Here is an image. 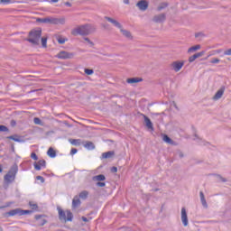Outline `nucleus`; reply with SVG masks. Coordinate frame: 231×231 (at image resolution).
I'll return each mask as SVG.
<instances>
[{
  "label": "nucleus",
  "instance_id": "obj_21",
  "mask_svg": "<svg viewBox=\"0 0 231 231\" xmlns=\"http://www.w3.org/2000/svg\"><path fill=\"white\" fill-rule=\"evenodd\" d=\"M115 156V152L114 151H109L106 152H103L101 158L104 160H107L109 158H113Z\"/></svg>",
  "mask_w": 231,
  "mask_h": 231
},
{
  "label": "nucleus",
  "instance_id": "obj_62",
  "mask_svg": "<svg viewBox=\"0 0 231 231\" xmlns=\"http://www.w3.org/2000/svg\"><path fill=\"white\" fill-rule=\"evenodd\" d=\"M174 107H176V109H178V106H176V103H174Z\"/></svg>",
  "mask_w": 231,
  "mask_h": 231
},
{
  "label": "nucleus",
  "instance_id": "obj_23",
  "mask_svg": "<svg viewBox=\"0 0 231 231\" xmlns=\"http://www.w3.org/2000/svg\"><path fill=\"white\" fill-rule=\"evenodd\" d=\"M94 181H106V175L99 174L93 177Z\"/></svg>",
  "mask_w": 231,
  "mask_h": 231
},
{
  "label": "nucleus",
  "instance_id": "obj_14",
  "mask_svg": "<svg viewBox=\"0 0 231 231\" xmlns=\"http://www.w3.org/2000/svg\"><path fill=\"white\" fill-rule=\"evenodd\" d=\"M142 116H143V118H144V123H145L146 127L148 129H150L151 131H154V126L152 125V122L151 121V119L143 114H142Z\"/></svg>",
  "mask_w": 231,
  "mask_h": 231
},
{
  "label": "nucleus",
  "instance_id": "obj_54",
  "mask_svg": "<svg viewBox=\"0 0 231 231\" xmlns=\"http://www.w3.org/2000/svg\"><path fill=\"white\" fill-rule=\"evenodd\" d=\"M183 152H179V158H183Z\"/></svg>",
  "mask_w": 231,
  "mask_h": 231
},
{
  "label": "nucleus",
  "instance_id": "obj_52",
  "mask_svg": "<svg viewBox=\"0 0 231 231\" xmlns=\"http://www.w3.org/2000/svg\"><path fill=\"white\" fill-rule=\"evenodd\" d=\"M65 6H69V8H71V3H69V2H65Z\"/></svg>",
  "mask_w": 231,
  "mask_h": 231
},
{
  "label": "nucleus",
  "instance_id": "obj_56",
  "mask_svg": "<svg viewBox=\"0 0 231 231\" xmlns=\"http://www.w3.org/2000/svg\"><path fill=\"white\" fill-rule=\"evenodd\" d=\"M51 3H59V0H51Z\"/></svg>",
  "mask_w": 231,
  "mask_h": 231
},
{
  "label": "nucleus",
  "instance_id": "obj_32",
  "mask_svg": "<svg viewBox=\"0 0 231 231\" xmlns=\"http://www.w3.org/2000/svg\"><path fill=\"white\" fill-rule=\"evenodd\" d=\"M57 41H58L59 44H64L66 42V41H68V39L59 36L57 38Z\"/></svg>",
  "mask_w": 231,
  "mask_h": 231
},
{
  "label": "nucleus",
  "instance_id": "obj_2",
  "mask_svg": "<svg viewBox=\"0 0 231 231\" xmlns=\"http://www.w3.org/2000/svg\"><path fill=\"white\" fill-rule=\"evenodd\" d=\"M42 36V30L33 29L29 32V38H27L26 41L31 44H33V46H39Z\"/></svg>",
  "mask_w": 231,
  "mask_h": 231
},
{
  "label": "nucleus",
  "instance_id": "obj_45",
  "mask_svg": "<svg viewBox=\"0 0 231 231\" xmlns=\"http://www.w3.org/2000/svg\"><path fill=\"white\" fill-rule=\"evenodd\" d=\"M77 152H79V150H77V148H72L70 150V154L73 156V154H77Z\"/></svg>",
  "mask_w": 231,
  "mask_h": 231
},
{
  "label": "nucleus",
  "instance_id": "obj_50",
  "mask_svg": "<svg viewBox=\"0 0 231 231\" xmlns=\"http://www.w3.org/2000/svg\"><path fill=\"white\" fill-rule=\"evenodd\" d=\"M81 219L84 221V223H88V221H89V219H88L86 217H82Z\"/></svg>",
  "mask_w": 231,
  "mask_h": 231
},
{
  "label": "nucleus",
  "instance_id": "obj_10",
  "mask_svg": "<svg viewBox=\"0 0 231 231\" xmlns=\"http://www.w3.org/2000/svg\"><path fill=\"white\" fill-rule=\"evenodd\" d=\"M166 19H167V14H160L153 16L152 22L157 23H165Z\"/></svg>",
  "mask_w": 231,
  "mask_h": 231
},
{
  "label": "nucleus",
  "instance_id": "obj_53",
  "mask_svg": "<svg viewBox=\"0 0 231 231\" xmlns=\"http://www.w3.org/2000/svg\"><path fill=\"white\" fill-rule=\"evenodd\" d=\"M11 149L13 152H15V146L14 144L11 145Z\"/></svg>",
  "mask_w": 231,
  "mask_h": 231
},
{
  "label": "nucleus",
  "instance_id": "obj_22",
  "mask_svg": "<svg viewBox=\"0 0 231 231\" xmlns=\"http://www.w3.org/2000/svg\"><path fill=\"white\" fill-rule=\"evenodd\" d=\"M121 33L126 37V39H133V35H131V32L125 30L124 28L121 27L120 29Z\"/></svg>",
  "mask_w": 231,
  "mask_h": 231
},
{
  "label": "nucleus",
  "instance_id": "obj_31",
  "mask_svg": "<svg viewBox=\"0 0 231 231\" xmlns=\"http://www.w3.org/2000/svg\"><path fill=\"white\" fill-rule=\"evenodd\" d=\"M47 43H48V38L42 37V48H48Z\"/></svg>",
  "mask_w": 231,
  "mask_h": 231
},
{
  "label": "nucleus",
  "instance_id": "obj_30",
  "mask_svg": "<svg viewBox=\"0 0 231 231\" xmlns=\"http://www.w3.org/2000/svg\"><path fill=\"white\" fill-rule=\"evenodd\" d=\"M198 50H201V45H195V46L190 47L188 50V53H192V51H198Z\"/></svg>",
  "mask_w": 231,
  "mask_h": 231
},
{
  "label": "nucleus",
  "instance_id": "obj_4",
  "mask_svg": "<svg viewBox=\"0 0 231 231\" xmlns=\"http://www.w3.org/2000/svg\"><path fill=\"white\" fill-rule=\"evenodd\" d=\"M36 23H42L43 24H64L66 19L54 17L37 18Z\"/></svg>",
  "mask_w": 231,
  "mask_h": 231
},
{
  "label": "nucleus",
  "instance_id": "obj_58",
  "mask_svg": "<svg viewBox=\"0 0 231 231\" xmlns=\"http://www.w3.org/2000/svg\"><path fill=\"white\" fill-rule=\"evenodd\" d=\"M3 208H6V206H1L0 207V210L3 209Z\"/></svg>",
  "mask_w": 231,
  "mask_h": 231
},
{
  "label": "nucleus",
  "instance_id": "obj_8",
  "mask_svg": "<svg viewBox=\"0 0 231 231\" xmlns=\"http://www.w3.org/2000/svg\"><path fill=\"white\" fill-rule=\"evenodd\" d=\"M180 219L183 226H189V216L187 215V209L185 208H181Z\"/></svg>",
  "mask_w": 231,
  "mask_h": 231
},
{
  "label": "nucleus",
  "instance_id": "obj_37",
  "mask_svg": "<svg viewBox=\"0 0 231 231\" xmlns=\"http://www.w3.org/2000/svg\"><path fill=\"white\" fill-rule=\"evenodd\" d=\"M200 201H201L202 207H204V208H208V204H207L206 199H201Z\"/></svg>",
  "mask_w": 231,
  "mask_h": 231
},
{
  "label": "nucleus",
  "instance_id": "obj_59",
  "mask_svg": "<svg viewBox=\"0 0 231 231\" xmlns=\"http://www.w3.org/2000/svg\"><path fill=\"white\" fill-rule=\"evenodd\" d=\"M35 91H39V89L32 90V91H30V93H35Z\"/></svg>",
  "mask_w": 231,
  "mask_h": 231
},
{
  "label": "nucleus",
  "instance_id": "obj_43",
  "mask_svg": "<svg viewBox=\"0 0 231 231\" xmlns=\"http://www.w3.org/2000/svg\"><path fill=\"white\" fill-rule=\"evenodd\" d=\"M36 180H40L41 183H44V177L41 175L36 176Z\"/></svg>",
  "mask_w": 231,
  "mask_h": 231
},
{
  "label": "nucleus",
  "instance_id": "obj_17",
  "mask_svg": "<svg viewBox=\"0 0 231 231\" xmlns=\"http://www.w3.org/2000/svg\"><path fill=\"white\" fill-rule=\"evenodd\" d=\"M81 143L88 151H93L95 149V143L91 141L82 142Z\"/></svg>",
  "mask_w": 231,
  "mask_h": 231
},
{
  "label": "nucleus",
  "instance_id": "obj_55",
  "mask_svg": "<svg viewBox=\"0 0 231 231\" xmlns=\"http://www.w3.org/2000/svg\"><path fill=\"white\" fill-rule=\"evenodd\" d=\"M125 5H129V0H123Z\"/></svg>",
  "mask_w": 231,
  "mask_h": 231
},
{
  "label": "nucleus",
  "instance_id": "obj_6",
  "mask_svg": "<svg viewBox=\"0 0 231 231\" xmlns=\"http://www.w3.org/2000/svg\"><path fill=\"white\" fill-rule=\"evenodd\" d=\"M32 210L28 209H21L19 208L12 209L6 213H5V217H12L14 216H26V214H32Z\"/></svg>",
  "mask_w": 231,
  "mask_h": 231
},
{
  "label": "nucleus",
  "instance_id": "obj_5",
  "mask_svg": "<svg viewBox=\"0 0 231 231\" xmlns=\"http://www.w3.org/2000/svg\"><path fill=\"white\" fill-rule=\"evenodd\" d=\"M19 171V167L17 164L13 165L7 174L5 175L4 180L6 183H13L15 181V176L17 175V171Z\"/></svg>",
  "mask_w": 231,
  "mask_h": 231
},
{
  "label": "nucleus",
  "instance_id": "obj_39",
  "mask_svg": "<svg viewBox=\"0 0 231 231\" xmlns=\"http://www.w3.org/2000/svg\"><path fill=\"white\" fill-rule=\"evenodd\" d=\"M211 64H219V62H221L220 59L215 58L211 60Z\"/></svg>",
  "mask_w": 231,
  "mask_h": 231
},
{
  "label": "nucleus",
  "instance_id": "obj_60",
  "mask_svg": "<svg viewBox=\"0 0 231 231\" xmlns=\"http://www.w3.org/2000/svg\"><path fill=\"white\" fill-rule=\"evenodd\" d=\"M0 172H3V166L0 164Z\"/></svg>",
  "mask_w": 231,
  "mask_h": 231
},
{
  "label": "nucleus",
  "instance_id": "obj_1",
  "mask_svg": "<svg viewBox=\"0 0 231 231\" xmlns=\"http://www.w3.org/2000/svg\"><path fill=\"white\" fill-rule=\"evenodd\" d=\"M97 31V28L91 24H84L72 30L71 33L75 37L77 35H89Z\"/></svg>",
  "mask_w": 231,
  "mask_h": 231
},
{
  "label": "nucleus",
  "instance_id": "obj_29",
  "mask_svg": "<svg viewBox=\"0 0 231 231\" xmlns=\"http://www.w3.org/2000/svg\"><path fill=\"white\" fill-rule=\"evenodd\" d=\"M69 142L71 143V145H81L80 139H69Z\"/></svg>",
  "mask_w": 231,
  "mask_h": 231
},
{
  "label": "nucleus",
  "instance_id": "obj_63",
  "mask_svg": "<svg viewBox=\"0 0 231 231\" xmlns=\"http://www.w3.org/2000/svg\"><path fill=\"white\" fill-rule=\"evenodd\" d=\"M0 231H3V227L0 226Z\"/></svg>",
  "mask_w": 231,
  "mask_h": 231
},
{
  "label": "nucleus",
  "instance_id": "obj_38",
  "mask_svg": "<svg viewBox=\"0 0 231 231\" xmlns=\"http://www.w3.org/2000/svg\"><path fill=\"white\" fill-rule=\"evenodd\" d=\"M12 0H0V5H11Z\"/></svg>",
  "mask_w": 231,
  "mask_h": 231
},
{
  "label": "nucleus",
  "instance_id": "obj_35",
  "mask_svg": "<svg viewBox=\"0 0 231 231\" xmlns=\"http://www.w3.org/2000/svg\"><path fill=\"white\" fill-rule=\"evenodd\" d=\"M29 206L31 207L32 210H37V208H39V206L33 202H29Z\"/></svg>",
  "mask_w": 231,
  "mask_h": 231
},
{
  "label": "nucleus",
  "instance_id": "obj_49",
  "mask_svg": "<svg viewBox=\"0 0 231 231\" xmlns=\"http://www.w3.org/2000/svg\"><path fill=\"white\" fill-rule=\"evenodd\" d=\"M199 196H200V199H205V194L203 193V191L199 192Z\"/></svg>",
  "mask_w": 231,
  "mask_h": 231
},
{
  "label": "nucleus",
  "instance_id": "obj_19",
  "mask_svg": "<svg viewBox=\"0 0 231 231\" xmlns=\"http://www.w3.org/2000/svg\"><path fill=\"white\" fill-rule=\"evenodd\" d=\"M204 55H205V51L197 52L189 58V62H194V60H196V59H199V57H203Z\"/></svg>",
  "mask_w": 231,
  "mask_h": 231
},
{
  "label": "nucleus",
  "instance_id": "obj_48",
  "mask_svg": "<svg viewBox=\"0 0 231 231\" xmlns=\"http://www.w3.org/2000/svg\"><path fill=\"white\" fill-rule=\"evenodd\" d=\"M111 172H118V168H116V167H112L111 168Z\"/></svg>",
  "mask_w": 231,
  "mask_h": 231
},
{
  "label": "nucleus",
  "instance_id": "obj_40",
  "mask_svg": "<svg viewBox=\"0 0 231 231\" xmlns=\"http://www.w3.org/2000/svg\"><path fill=\"white\" fill-rule=\"evenodd\" d=\"M217 178L219 179L220 181H222V183H226V179H225L223 176H221L220 174H217Z\"/></svg>",
  "mask_w": 231,
  "mask_h": 231
},
{
  "label": "nucleus",
  "instance_id": "obj_7",
  "mask_svg": "<svg viewBox=\"0 0 231 231\" xmlns=\"http://www.w3.org/2000/svg\"><path fill=\"white\" fill-rule=\"evenodd\" d=\"M56 57L57 59H61L63 60H66L68 59H73V57H75V53L61 51L56 55Z\"/></svg>",
  "mask_w": 231,
  "mask_h": 231
},
{
  "label": "nucleus",
  "instance_id": "obj_11",
  "mask_svg": "<svg viewBox=\"0 0 231 231\" xmlns=\"http://www.w3.org/2000/svg\"><path fill=\"white\" fill-rule=\"evenodd\" d=\"M136 6H138L139 10L141 12H145L149 8V2L146 0H140L137 4Z\"/></svg>",
  "mask_w": 231,
  "mask_h": 231
},
{
  "label": "nucleus",
  "instance_id": "obj_61",
  "mask_svg": "<svg viewBox=\"0 0 231 231\" xmlns=\"http://www.w3.org/2000/svg\"><path fill=\"white\" fill-rule=\"evenodd\" d=\"M158 190H160V189H153L154 192H158Z\"/></svg>",
  "mask_w": 231,
  "mask_h": 231
},
{
  "label": "nucleus",
  "instance_id": "obj_47",
  "mask_svg": "<svg viewBox=\"0 0 231 231\" xmlns=\"http://www.w3.org/2000/svg\"><path fill=\"white\" fill-rule=\"evenodd\" d=\"M224 55H231V49H227L224 51Z\"/></svg>",
  "mask_w": 231,
  "mask_h": 231
},
{
  "label": "nucleus",
  "instance_id": "obj_26",
  "mask_svg": "<svg viewBox=\"0 0 231 231\" xmlns=\"http://www.w3.org/2000/svg\"><path fill=\"white\" fill-rule=\"evenodd\" d=\"M162 140L163 142H165L166 143H170L171 145L174 143V141H172V139H171V137H169V135L167 134H163Z\"/></svg>",
  "mask_w": 231,
  "mask_h": 231
},
{
  "label": "nucleus",
  "instance_id": "obj_46",
  "mask_svg": "<svg viewBox=\"0 0 231 231\" xmlns=\"http://www.w3.org/2000/svg\"><path fill=\"white\" fill-rule=\"evenodd\" d=\"M10 125H11L12 127H15V125H17V122L13 119V120H11V122H10Z\"/></svg>",
  "mask_w": 231,
  "mask_h": 231
},
{
  "label": "nucleus",
  "instance_id": "obj_27",
  "mask_svg": "<svg viewBox=\"0 0 231 231\" xmlns=\"http://www.w3.org/2000/svg\"><path fill=\"white\" fill-rule=\"evenodd\" d=\"M167 6H169L168 3L160 4L157 7V12H162V10H165V8H167Z\"/></svg>",
  "mask_w": 231,
  "mask_h": 231
},
{
  "label": "nucleus",
  "instance_id": "obj_64",
  "mask_svg": "<svg viewBox=\"0 0 231 231\" xmlns=\"http://www.w3.org/2000/svg\"><path fill=\"white\" fill-rule=\"evenodd\" d=\"M195 137L198 138V134H195Z\"/></svg>",
  "mask_w": 231,
  "mask_h": 231
},
{
  "label": "nucleus",
  "instance_id": "obj_33",
  "mask_svg": "<svg viewBox=\"0 0 231 231\" xmlns=\"http://www.w3.org/2000/svg\"><path fill=\"white\" fill-rule=\"evenodd\" d=\"M33 122L36 125H42V121L39 117H34Z\"/></svg>",
  "mask_w": 231,
  "mask_h": 231
},
{
  "label": "nucleus",
  "instance_id": "obj_13",
  "mask_svg": "<svg viewBox=\"0 0 231 231\" xmlns=\"http://www.w3.org/2000/svg\"><path fill=\"white\" fill-rule=\"evenodd\" d=\"M106 21H108V23H111L112 24H114V26H116V28H118L119 30H122V23H119L118 21L108 17V16H105Z\"/></svg>",
  "mask_w": 231,
  "mask_h": 231
},
{
  "label": "nucleus",
  "instance_id": "obj_15",
  "mask_svg": "<svg viewBox=\"0 0 231 231\" xmlns=\"http://www.w3.org/2000/svg\"><path fill=\"white\" fill-rule=\"evenodd\" d=\"M225 94V87H221L217 93L215 94V96L213 97V100H219V98H221L223 97V95Z\"/></svg>",
  "mask_w": 231,
  "mask_h": 231
},
{
  "label": "nucleus",
  "instance_id": "obj_24",
  "mask_svg": "<svg viewBox=\"0 0 231 231\" xmlns=\"http://www.w3.org/2000/svg\"><path fill=\"white\" fill-rule=\"evenodd\" d=\"M47 154L48 156H50V158H55V156H57V152H55V150L52 147H51L49 148Z\"/></svg>",
  "mask_w": 231,
  "mask_h": 231
},
{
  "label": "nucleus",
  "instance_id": "obj_18",
  "mask_svg": "<svg viewBox=\"0 0 231 231\" xmlns=\"http://www.w3.org/2000/svg\"><path fill=\"white\" fill-rule=\"evenodd\" d=\"M42 167H46L45 160H40V161L34 162L35 171H41Z\"/></svg>",
  "mask_w": 231,
  "mask_h": 231
},
{
  "label": "nucleus",
  "instance_id": "obj_20",
  "mask_svg": "<svg viewBox=\"0 0 231 231\" xmlns=\"http://www.w3.org/2000/svg\"><path fill=\"white\" fill-rule=\"evenodd\" d=\"M127 84H138V82H143L142 78H129L126 79Z\"/></svg>",
  "mask_w": 231,
  "mask_h": 231
},
{
  "label": "nucleus",
  "instance_id": "obj_41",
  "mask_svg": "<svg viewBox=\"0 0 231 231\" xmlns=\"http://www.w3.org/2000/svg\"><path fill=\"white\" fill-rule=\"evenodd\" d=\"M84 41H86L87 42H88V44H90V46H95V43L93 42H91V40H89V38L85 37Z\"/></svg>",
  "mask_w": 231,
  "mask_h": 231
},
{
  "label": "nucleus",
  "instance_id": "obj_3",
  "mask_svg": "<svg viewBox=\"0 0 231 231\" xmlns=\"http://www.w3.org/2000/svg\"><path fill=\"white\" fill-rule=\"evenodd\" d=\"M57 210L59 219L60 221H61V223H68V221H73V213L71 212V210L67 209L66 211H64L63 208L60 206L57 207Z\"/></svg>",
  "mask_w": 231,
  "mask_h": 231
},
{
  "label": "nucleus",
  "instance_id": "obj_44",
  "mask_svg": "<svg viewBox=\"0 0 231 231\" xmlns=\"http://www.w3.org/2000/svg\"><path fill=\"white\" fill-rule=\"evenodd\" d=\"M97 187H106V182L98 181L96 183Z\"/></svg>",
  "mask_w": 231,
  "mask_h": 231
},
{
  "label": "nucleus",
  "instance_id": "obj_28",
  "mask_svg": "<svg viewBox=\"0 0 231 231\" xmlns=\"http://www.w3.org/2000/svg\"><path fill=\"white\" fill-rule=\"evenodd\" d=\"M19 135L17 134H14V135H10V136H7V140H14V142H18V143H21L23 142L21 139L18 138Z\"/></svg>",
  "mask_w": 231,
  "mask_h": 231
},
{
  "label": "nucleus",
  "instance_id": "obj_9",
  "mask_svg": "<svg viewBox=\"0 0 231 231\" xmlns=\"http://www.w3.org/2000/svg\"><path fill=\"white\" fill-rule=\"evenodd\" d=\"M184 65H185V62L176 60L171 62V68L173 69V71H176V73H178V71H180Z\"/></svg>",
  "mask_w": 231,
  "mask_h": 231
},
{
  "label": "nucleus",
  "instance_id": "obj_36",
  "mask_svg": "<svg viewBox=\"0 0 231 231\" xmlns=\"http://www.w3.org/2000/svg\"><path fill=\"white\" fill-rule=\"evenodd\" d=\"M86 75H93L95 73V70L93 69H85Z\"/></svg>",
  "mask_w": 231,
  "mask_h": 231
},
{
  "label": "nucleus",
  "instance_id": "obj_25",
  "mask_svg": "<svg viewBox=\"0 0 231 231\" xmlns=\"http://www.w3.org/2000/svg\"><path fill=\"white\" fill-rule=\"evenodd\" d=\"M88 196H89V192H88V190H83L79 193V195L78 196V198L81 199H88Z\"/></svg>",
  "mask_w": 231,
  "mask_h": 231
},
{
  "label": "nucleus",
  "instance_id": "obj_57",
  "mask_svg": "<svg viewBox=\"0 0 231 231\" xmlns=\"http://www.w3.org/2000/svg\"><path fill=\"white\" fill-rule=\"evenodd\" d=\"M200 35H201V33H196V34H195V37L198 38V37L200 36Z\"/></svg>",
  "mask_w": 231,
  "mask_h": 231
},
{
  "label": "nucleus",
  "instance_id": "obj_12",
  "mask_svg": "<svg viewBox=\"0 0 231 231\" xmlns=\"http://www.w3.org/2000/svg\"><path fill=\"white\" fill-rule=\"evenodd\" d=\"M42 217H46V215H36L34 217V219H36V221H39V226H44L46 223H48V220Z\"/></svg>",
  "mask_w": 231,
  "mask_h": 231
},
{
  "label": "nucleus",
  "instance_id": "obj_16",
  "mask_svg": "<svg viewBox=\"0 0 231 231\" xmlns=\"http://www.w3.org/2000/svg\"><path fill=\"white\" fill-rule=\"evenodd\" d=\"M82 205V201H80V199L79 196H75L72 199V208H79Z\"/></svg>",
  "mask_w": 231,
  "mask_h": 231
},
{
  "label": "nucleus",
  "instance_id": "obj_51",
  "mask_svg": "<svg viewBox=\"0 0 231 231\" xmlns=\"http://www.w3.org/2000/svg\"><path fill=\"white\" fill-rule=\"evenodd\" d=\"M222 52H223V50L221 49L214 51V53H222Z\"/></svg>",
  "mask_w": 231,
  "mask_h": 231
},
{
  "label": "nucleus",
  "instance_id": "obj_42",
  "mask_svg": "<svg viewBox=\"0 0 231 231\" xmlns=\"http://www.w3.org/2000/svg\"><path fill=\"white\" fill-rule=\"evenodd\" d=\"M31 158L35 161L39 160V157L37 156V153H35V152L31 153Z\"/></svg>",
  "mask_w": 231,
  "mask_h": 231
},
{
  "label": "nucleus",
  "instance_id": "obj_34",
  "mask_svg": "<svg viewBox=\"0 0 231 231\" xmlns=\"http://www.w3.org/2000/svg\"><path fill=\"white\" fill-rule=\"evenodd\" d=\"M9 129L6 125H0V133H8Z\"/></svg>",
  "mask_w": 231,
  "mask_h": 231
}]
</instances>
